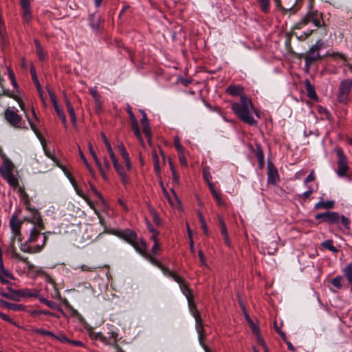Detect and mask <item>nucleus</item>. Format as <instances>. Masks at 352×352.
<instances>
[{"instance_id": "bb28decb", "label": "nucleus", "mask_w": 352, "mask_h": 352, "mask_svg": "<svg viewBox=\"0 0 352 352\" xmlns=\"http://www.w3.org/2000/svg\"><path fill=\"white\" fill-rule=\"evenodd\" d=\"M333 241L332 240H327L322 242V245L324 248L327 249L333 252H338V250L333 246Z\"/></svg>"}, {"instance_id": "f03ea898", "label": "nucleus", "mask_w": 352, "mask_h": 352, "mask_svg": "<svg viewBox=\"0 0 352 352\" xmlns=\"http://www.w3.org/2000/svg\"><path fill=\"white\" fill-rule=\"evenodd\" d=\"M232 110L244 122L250 125H256L257 121L253 118L252 112L257 113L251 100L246 96H241L240 102L232 104Z\"/></svg>"}, {"instance_id": "13d9d810", "label": "nucleus", "mask_w": 352, "mask_h": 352, "mask_svg": "<svg viewBox=\"0 0 352 352\" xmlns=\"http://www.w3.org/2000/svg\"><path fill=\"white\" fill-rule=\"evenodd\" d=\"M141 113L142 114V118L141 120L142 126H143L149 124L146 113L144 111H141Z\"/></svg>"}, {"instance_id": "a18cd8bd", "label": "nucleus", "mask_w": 352, "mask_h": 352, "mask_svg": "<svg viewBox=\"0 0 352 352\" xmlns=\"http://www.w3.org/2000/svg\"><path fill=\"white\" fill-rule=\"evenodd\" d=\"M102 266H88L87 265H80V268L82 272H91L92 270L97 268H102Z\"/></svg>"}, {"instance_id": "72a5a7b5", "label": "nucleus", "mask_w": 352, "mask_h": 352, "mask_svg": "<svg viewBox=\"0 0 352 352\" xmlns=\"http://www.w3.org/2000/svg\"><path fill=\"white\" fill-rule=\"evenodd\" d=\"M40 301L46 305L47 307H49L50 308L52 309H58V305L56 303L52 302V301H50V300H48L47 298H43V297H41L39 298Z\"/></svg>"}, {"instance_id": "20e7f679", "label": "nucleus", "mask_w": 352, "mask_h": 352, "mask_svg": "<svg viewBox=\"0 0 352 352\" xmlns=\"http://www.w3.org/2000/svg\"><path fill=\"white\" fill-rule=\"evenodd\" d=\"M309 3V10L307 14L302 19V20L296 25L295 28L301 29L303 26L307 25L309 23H312L316 28L320 27L324 25L322 19V14L318 10H313L312 4L314 0H308Z\"/></svg>"}, {"instance_id": "9d476101", "label": "nucleus", "mask_w": 352, "mask_h": 352, "mask_svg": "<svg viewBox=\"0 0 352 352\" xmlns=\"http://www.w3.org/2000/svg\"><path fill=\"white\" fill-rule=\"evenodd\" d=\"M5 120L13 127L18 129H27L23 126V120L21 116L17 114L14 110L7 109L4 111Z\"/></svg>"}, {"instance_id": "e433bc0d", "label": "nucleus", "mask_w": 352, "mask_h": 352, "mask_svg": "<svg viewBox=\"0 0 352 352\" xmlns=\"http://www.w3.org/2000/svg\"><path fill=\"white\" fill-rule=\"evenodd\" d=\"M102 139H103V142L107 147V151L109 154V156L110 157H113V155H115L113 151V148L110 144V142L109 141L107 140V137L105 136L104 134H102Z\"/></svg>"}, {"instance_id": "774afa93", "label": "nucleus", "mask_w": 352, "mask_h": 352, "mask_svg": "<svg viewBox=\"0 0 352 352\" xmlns=\"http://www.w3.org/2000/svg\"><path fill=\"white\" fill-rule=\"evenodd\" d=\"M179 160L182 165L187 166V161L184 155V153H179Z\"/></svg>"}, {"instance_id": "393cba45", "label": "nucleus", "mask_w": 352, "mask_h": 352, "mask_svg": "<svg viewBox=\"0 0 352 352\" xmlns=\"http://www.w3.org/2000/svg\"><path fill=\"white\" fill-rule=\"evenodd\" d=\"M0 281L3 283H8L9 281L6 278L14 279L12 274L6 270H0Z\"/></svg>"}, {"instance_id": "a878e982", "label": "nucleus", "mask_w": 352, "mask_h": 352, "mask_svg": "<svg viewBox=\"0 0 352 352\" xmlns=\"http://www.w3.org/2000/svg\"><path fill=\"white\" fill-rule=\"evenodd\" d=\"M53 106L55 109L57 115L61 119L63 123L65 124V126L67 127V120L63 111L61 109H60V107L58 105V102L53 104Z\"/></svg>"}, {"instance_id": "2f4dec72", "label": "nucleus", "mask_w": 352, "mask_h": 352, "mask_svg": "<svg viewBox=\"0 0 352 352\" xmlns=\"http://www.w3.org/2000/svg\"><path fill=\"white\" fill-rule=\"evenodd\" d=\"M259 3L261 10L267 13L270 10V0H257Z\"/></svg>"}, {"instance_id": "f8f14e48", "label": "nucleus", "mask_w": 352, "mask_h": 352, "mask_svg": "<svg viewBox=\"0 0 352 352\" xmlns=\"http://www.w3.org/2000/svg\"><path fill=\"white\" fill-rule=\"evenodd\" d=\"M113 233L120 238L123 239L130 244H131V243H134V241L136 240V234L129 229L124 230H116L113 232Z\"/></svg>"}, {"instance_id": "58836bf2", "label": "nucleus", "mask_w": 352, "mask_h": 352, "mask_svg": "<svg viewBox=\"0 0 352 352\" xmlns=\"http://www.w3.org/2000/svg\"><path fill=\"white\" fill-rule=\"evenodd\" d=\"M9 309L14 311H25V307L22 304H16L10 302Z\"/></svg>"}, {"instance_id": "473e14b6", "label": "nucleus", "mask_w": 352, "mask_h": 352, "mask_svg": "<svg viewBox=\"0 0 352 352\" xmlns=\"http://www.w3.org/2000/svg\"><path fill=\"white\" fill-rule=\"evenodd\" d=\"M197 214H198L199 219V221H200L201 224V228H202L204 234H206V235H208L209 231H208L206 223V221H205V220L204 219V216H203L202 213L200 211H198Z\"/></svg>"}, {"instance_id": "412c9836", "label": "nucleus", "mask_w": 352, "mask_h": 352, "mask_svg": "<svg viewBox=\"0 0 352 352\" xmlns=\"http://www.w3.org/2000/svg\"><path fill=\"white\" fill-rule=\"evenodd\" d=\"M326 222L328 223H338L340 219L339 214L336 212H329Z\"/></svg>"}, {"instance_id": "79ce46f5", "label": "nucleus", "mask_w": 352, "mask_h": 352, "mask_svg": "<svg viewBox=\"0 0 352 352\" xmlns=\"http://www.w3.org/2000/svg\"><path fill=\"white\" fill-rule=\"evenodd\" d=\"M143 133L145 134L149 142H151V131L149 124L142 126Z\"/></svg>"}, {"instance_id": "5fc2aeb1", "label": "nucleus", "mask_w": 352, "mask_h": 352, "mask_svg": "<svg viewBox=\"0 0 352 352\" xmlns=\"http://www.w3.org/2000/svg\"><path fill=\"white\" fill-rule=\"evenodd\" d=\"M89 93L93 97L94 100H96L98 98H100V94L98 93L97 89L96 87H91L89 88Z\"/></svg>"}, {"instance_id": "4c0bfd02", "label": "nucleus", "mask_w": 352, "mask_h": 352, "mask_svg": "<svg viewBox=\"0 0 352 352\" xmlns=\"http://www.w3.org/2000/svg\"><path fill=\"white\" fill-rule=\"evenodd\" d=\"M345 276L349 283H352V263L349 264L344 269Z\"/></svg>"}, {"instance_id": "680f3d73", "label": "nucleus", "mask_w": 352, "mask_h": 352, "mask_svg": "<svg viewBox=\"0 0 352 352\" xmlns=\"http://www.w3.org/2000/svg\"><path fill=\"white\" fill-rule=\"evenodd\" d=\"M250 327L253 333L258 335L259 333V329L253 322H250Z\"/></svg>"}, {"instance_id": "7ed1b4c3", "label": "nucleus", "mask_w": 352, "mask_h": 352, "mask_svg": "<svg viewBox=\"0 0 352 352\" xmlns=\"http://www.w3.org/2000/svg\"><path fill=\"white\" fill-rule=\"evenodd\" d=\"M14 168V164L8 158H5L0 166V175L15 190L19 186V178L13 173Z\"/></svg>"}, {"instance_id": "4468645a", "label": "nucleus", "mask_w": 352, "mask_h": 352, "mask_svg": "<svg viewBox=\"0 0 352 352\" xmlns=\"http://www.w3.org/2000/svg\"><path fill=\"white\" fill-rule=\"evenodd\" d=\"M279 181V175L277 169L272 164L267 166V182L269 184H276Z\"/></svg>"}, {"instance_id": "bf43d9fd", "label": "nucleus", "mask_w": 352, "mask_h": 352, "mask_svg": "<svg viewBox=\"0 0 352 352\" xmlns=\"http://www.w3.org/2000/svg\"><path fill=\"white\" fill-rule=\"evenodd\" d=\"M47 91L51 99L52 104L57 103L56 97L55 94L51 90L49 87H47Z\"/></svg>"}, {"instance_id": "39448f33", "label": "nucleus", "mask_w": 352, "mask_h": 352, "mask_svg": "<svg viewBox=\"0 0 352 352\" xmlns=\"http://www.w3.org/2000/svg\"><path fill=\"white\" fill-rule=\"evenodd\" d=\"M324 47V43L318 40L311 48L303 55L305 60V68L309 69L311 66L316 61L322 59L319 51Z\"/></svg>"}, {"instance_id": "cd10ccee", "label": "nucleus", "mask_w": 352, "mask_h": 352, "mask_svg": "<svg viewBox=\"0 0 352 352\" xmlns=\"http://www.w3.org/2000/svg\"><path fill=\"white\" fill-rule=\"evenodd\" d=\"M164 273V275L172 278L173 280H175V276H177L178 275L176 274L174 272L169 270L167 267L164 266L162 263L158 267Z\"/></svg>"}, {"instance_id": "052dcab7", "label": "nucleus", "mask_w": 352, "mask_h": 352, "mask_svg": "<svg viewBox=\"0 0 352 352\" xmlns=\"http://www.w3.org/2000/svg\"><path fill=\"white\" fill-rule=\"evenodd\" d=\"M340 219H341V220H342V224L344 226V227H345L346 228H348V229H349V226H350V223H351V222H350V220H349L347 217H346L345 216H344V215H342V216L340 217Z\"/></svg>"}, {"instance_id": "2eb2a0df", "label": "nucleus", "mask_w": 352, "mask_h": 352, "mask_svg": "<svg viewBox=\"0 0 352 352\" xmlns=\"http://www.w3.org/2000/svg\"><path fill=\"white\" fill-rule=\"evenodd\" d=\"M7 289L8 292L0 291V295L1 296L13 301H20L19 290L13 289L10 287H8Z\"/></svg>"}, {"instance_id": "0e129e2a", "label": "nucleus", "mask_w": 352, "mask_h": 352, "mask_svg": "<svg viewBox=\"0 0 352 352\" xmlns=\"http://www.w3.org/2000/svg\"><path fill=\"white\" fill-rule=\"evenodd\" d=\"M329 212H324V213H319V214H317L316 216H315V219H317V220H319V219H322L324 221L326 222V219H327V216H328V214Z\"/></svg>"}, {"instance_id": "7c9ffc66", "label": "nucleus", "mask_w": 352, "mask_h": 352, "mask_svg": "<svg viewBox=\"0 0 352 352\" xmlns=\"http://www.w3.org/2000/svg\"><path fill=\"white\" fill-rule=\"evenodd\" d=\"M21 199L24 201V204L26 205V209L29 210L32 214V210H36L35 208H30V200L27 192H24L23 194L20 195Z\"/></svg>"}, {"instance_id": "1a4fd4ad", "label": "nucleus", "mask_w": 352, "mask_h": 352, "mask_svg": "<svg viewBox=\"0 0 352 352\" xmlns=\"http://www.w3.org/2000/svg\"><path fill=\"white\" fill-rule=\"evenodd\" d=\"M335 152L338 157V170L336 173L340 177L346 176V172L349 169L347 158L342 148L336 147Z\"/></svg>"}, {"instance_id": "6ab92c4d", "label": "nucleus", "mask_w": 352, "mask_h": 352, "mask_svg": "<svg viewBox=\"0 0 352 352\" xmlns=\"http://www.w3.org/2000/svg\"><path fill=\"white\" fill-rule=\"evenodd\" d=\"M307 96L312 100H317L318 97L314 87L311 84L309 80L305 82Z\"/></svg>"}, {"instance_id": "3c124183", "label": "nucleus", "mask_w": 352, "mask_h": 352, "mask_svg": "<svg viewBox=\"0 0 352 352\" xmlns=\"http://www.w3.org/2000/svg\"><path fill=\"white\" fill-rule=\"evenodd\" d=\"M175 148H176L178 153L184 152V148L182 146V145L180 144L179 140L177 137L175 138Z\"/></svg>"}, {"instance_id": "4d7b16f0", "label": "nucleus", "mask_w": 352, "mask_h": 352, "mask_svg": "<svg viewBox=\"0 0 352 352\" xmlns=\"http://www.w3.org/2000/svg\"><path fill=\"white\" fill-rule=\"evenodd\" d=\"M213 197L215 199L217 203L219 206H223L225 204L224 201L222 200L221 197V195L219 192H217L212 195Z\"/></svg>"}, {"instance_id": "c85d7f7f", "label": "nucleus", "mask_w": 352, "mask_h": 352, "mask_svg": "<svg viewBox=\"0 0 352 352\" xmlns=\"http://www.w3.org/2000/svg\"><path fill=\"white\" fill-rule=\"evenodd\" d=\"M78 151H79V155L81 158V160L83 161L85 165L86 166L87 168L89 171V173L93 175H94V170L90 166V164L88 163L85 155L83 154L82 151H81L80 148L78 147Z\"/></svg>"}, {"instance_id": "5701e85b", "label": "nucleus", "mask_w": 352, "mask_h": 352, "mask_svg": "<svg viewBox=\"0 0 352 352\" xmlns=\"http://www.w3.org/2000/svg\"><path fill=\"white\" fill-rule=\"evenodd\" d=\"M334 206V202L333 201H319L315 205V209H331Z\"/></svg>"}, {"instance_id": "aec40b11", "label": "nucleus", "mask_w": 352, "mask_h": 352, "mask_svg": "<svg viewBox=\"0 0 352 352\" xmlns=\"http://www.w3.org/2000/svg\"><path fill=\"white\" fill-rule=\"evenodd\" d=\"M131 245L138 252L141 253L143 256L146 254V243L142 240L138 241L137 236L136 240L134 241V243H131Z\"/></svg>"}, {"instance_id": "0eeeda50", "label": "nucleus", "mask_w": 352, "mask_h": 352, "mask_svg": "<svg viewBox=\"0 0 352 352\" xmlns=\"http://www.w3.org/2000/svg\"><path fill=\"white\" fill-rule=\"evenodd\" d=\"M23 224V221H21L17 215H12V218L10 221V227L12 230V236L10 239V245H15V240L17 239L18 242L21 244L23 243L22 234L21 232V226Z\"/></svg>"}, {"instance_id": "09e8293b", "label": "nucleus", "mask_w": 352, "mask_h": 352, "mask_svg": "<svg viewBox=\"0 0 352 352\" xmlns=\"http://www.w3.org/2000/svg\"><path fill=\"white\" fill-rule=\"evenodd\" d=\"M90 187H91V191L94 193V195L98 198H99L102 203H104V199L102 194L96 189V188L94 185L90 184Z\"/></svg>"}, {"instance_id": "423d86ee", "label": "nucleus", "mask_w": 352, "mask_h": 352, "mask_svg": "<svg viewBox=\"0 0 352 352\" xmlns=\"http://www.w3.org/2000/svg\"><path fill=\"white\" fill-rule=\"evenodd\" d=\"M187 300H188V302L190 311L195 319L196 329L198 333L199 343L201 345L204 344V340L206 337V333H205V331L204 329V326L202 324V320H201L199 312L197 309L195 303L192 300V296L188 297L187 298Z\"/></svg>"}, {"instance_id": "49530a36", "label": "nucleus", "mask_w": 352, "mask_h": 352, "mask_svg": "<svg viewBox=\"0 0 352 352\" xmlns=\"http://www.w3.org/2000/svg\"><path fill=\"white\" fill-rule=\"evenodd\" d=\"M341 280V276H336L331 280V284L336 288L340 289L342 287Z\"/></svg>"}, {"instance_id": "dca6fc26", "label": "nucleus", "mask_w": 352, "mask_h": 352, "mask_svg": "<svg viewBox=\"0 0 352 352\" xmlns=\"http://www.w3.org/2000/svg\"><path fill=\"white\" fill-rule=\"evenodd\" d=\"M174 280L179 283L180 289H181L182 293L186 296V297L187 298L188 297H191L192 296L191 291L189 289L187 283H186V281L184 280L183 278H182L179 276H175V280Z\"/></svg>"}, {"instance_id": "69168bd1", "label": "nucleus", "mask_w": 352, "mask_h": 352, "mask_svg": "<svg viewBox=\"0 0 352 352\" xmlns=\"http://www.w3.org/2000/svg\"><path fill=\"white\" fill-rule=\"evenodd\" d=\"M0 318L4 321L8 322L12 324H14L13 320L6 314L0 312Z\"/></svg>"}, {"instance_id": "c756f323", "label": "nucleus", "mask_w": 352, "mask_h": 352, "mask_svg": "<svg viewBox=\"0 0 352 352\" xmlns=\"http://www.w3.org/2000/svg\"><path fill=\"white\" fill-rule=\"evenodd\" d=\"M26 118H27V120H28V122L30 125L32 130L34 132V133L36 134L37 138L41 140L42 136H41L40 132L38 131V130L37 129L36 124L32 122V120L30 119V118L29 117V116L28 114H26Z\"/></svg>"}, {"instance_id": "f704fd0d", "label": "nucleus", "mask_w": 352, "mask_h": 352, "mask_svg": "<svg viewBox=\"0 0 352 352\" xmlns=\"http://www.w3.org/2000/svg\"><path fill=\"white\" fill-rule=\"evenodd\" d=\"M110 158L112 160L113 167L115 168L117 173L124 170V167L118 163V160L116 155H113V157H110Z\"/></svg>"}, {"instance_id": "6e6d98bb", "label": "nucleus", "mask_w": 352, "mask_h": 352, "mask_svg": "<svg viewBox=\"0 0 352 352\" xmlns=\"http://www.w3.org/2000/svg\"><path fill=\"white\" fill-rule=\"evenodd\" d=\"M329 56L333 57V58H340V59H342L344 61H346V56L344 54H342V53H339V52H334L331 54H330Z\"/></svg>"}, {"instance_id": "a19ab883", "label": "nucleus", "mask_w": 352, "mask_h": 352, "mask_svg": "<svg viewBox=\"0 0 352 352\" xmlns=\"http://www.w3.org/2000/svg\"><path fill=\"white\" fill-rule=\"evenodd\" d=\"M203 175L204 179L207 182L208 184L209 182H211L210 180L212 179V175L210 173V168L208 166H206L203 169Z\"/></svg>"}, {"instance_id": "ea45409f", "label": "nucleus", "mask_w": 352, "mask_h": 352, "mask_svg": "<svg viewBox=\"0 0 352 352\" xmlns=\"http://www.w3.org/2000/svg\"><path fill=\"white\" fill-rule=\"evenodd\" d=\"M151 239L154 241V245L152 248V252L155 254L157 251L160 250V245L155 234H153L151 236Z\"/></svg>"}, {"instance_id": "ddd939ff", "label": "nucleus", "mask_w": 352, "mask_h": 352, "mask_svg": "<svg viewBox=\"0 0 352 352\" xmlns=\"http://www.w3.org/2000/svg\"><path fill=\"white\" fill-rule=\"evenodd\" d=\"M22 8V16L26 23L30 22L32 20V12L30 9V0H20Z\"/></svg>"}, {"instance_id": "e2e57ef3", "label": "nucleus", "mask_w": 352, "mask_h": 352, "mask_svg": "<svg viewBox=\"0 0 352 352\" xmlns=\"http://www.w3.org/2000/svg\"><path fill=\"white\" fill-rule=\"evenodd\" d=\"M152 215H153V221L157 225H160L161 224V219L159 217V215L157 214V212H155V211H153L152 212Z\"/></svg>"}, {"instance_id": "6e6552de", "label": "nucleus", "mask_w": 352, "mask_h": 352, "mask_svg": "<svg viewBox=\"0 0 352 352\" xmlns=\"http://www.w3.org/2000/svg\"><path fill=\"white\" fill-rule=\"evenodd\" d=\"M352 89V78L342 80L338 87L337 100L341 104H346L349 101V95Z\"/></svg>"}, {"instance_id": "338daca9", "label": "nucleus", "mask_w": 352, "mask_h": 352, "mask_svg": "<svg viewBox=\"0 0 352 352\" xmlns=\"http://www.w3.org/2000/svg\"><path fill=\"white\" fill-rule=\"evenodd\" d=\"M67 111H68V113H69V115L72 122L73 123H75L76 120V114H75L74 108L69 109Z\"/></svg>"}, {"instance_id": "9b49d317", "label": "nucleus", "mask_w": 352, "mask_h": 352, "mask_svg": "<svg viewBox=\"0 0 352 352\" xmlns=\"http://www.w3.org/2000/svg\"><path fill=\"white\" fill-rule=\"evenodd\" d=\"M127 112L129 115V118L131 120L132 130L133 131L134 134L136 136V138L138 139V140L141 142V144L142 145H144V140L142 137L141 132H140V130L139 128L138 122L137 119L135 118V115L133 113L131 107H129L127 108Z\"/></svg>"}, {"instance_id": "c9c22d12", "label": "nucleus", "mask_w": 352, "mask_h": 352, "mask_svg": "<svg viewBox=\"0 0 352 352\" xmlns=\"http://www.w3.org/2000/svg\"><path fill=\"white\" fill-rule=\"evenodd\" d=\"M33 332L36 333H38V334H40V335H43V336H50V337H55V334L52 332V331H47V330H45V329H34L32 330Z\"/></svg>"}, {"instance_id": "37998d69", "label": "nucleus", "mask_w": 352, "mask_h": 352, "mask_svg": "<svg viewBox=\"0 0 352 352\" xmlns=\"http://www.w3.org/2000/svg\"><path fill=\"white\" fill-rule=\"evenodd\" d=\"M256 157L259 162L261 166L262 167L264 164V154L261 148H258L256 153Z\"/></svg>"}, {"instance_id": "de8ad7c7", "label": "nucleus", "mask_w": 352, "mask_h": 352, "mask_svg": "<svg viewBox=\"0 0 352 352\" xmlns=\"http://www.w3.org/2000/svg\"><path fill=\"white\" fill-rule=\"evenodd\" d=\"M118 174L119 175L120 177V179L122 181V182L126 185L127 184H129V178L126 175V174L124 172V170L118 173Z\"/></svg>"}, {"instance_id": "603ef678", "label": "nucleus", "mask_w": 352, "mask_h": 352, "mask_svg": "<svg viewBox=\"0 0 352 352\" xmlns=\"http://www.w3.org/2000/svg\"><path fill=\"white\" fill-rule=\"evenodd\" d=\"M8 75H9V78L11 80V82L12 84V85L16 88L17 87V83H16V78H15V76H14V74L12 70H11L10 69H8Z\"/></svg>"}, {"instance_id": "b1692460", "label": "nucleus", "mask_w": 352, "mask_h": 352, "mask_svg": "<svg viewBox=\"0 0 352 352\" xmlns=\"http://www.w3.org/2000/svg\"><path fill=\"white\" fill-rule=\"evenodd\" d=\"M34 43L36 47V54L38 56V58L42 60L45 58V52L40 42L37 39H34Z\"/></svg>"}, {"instance_id": "a211bd4d", "label": "nucleus", "mask_w": 352, "mask_h": 352, "mask_svg": "<svg viewBox=\"0 0 352 352\" xmlns=\"http://www.w3.org/2000/svg\"><path fill=\"white\" fill-rule=\"evenodd\" d=\"M20 299L22 297H37L38 296V291L37 289H19Z\"/></svg>"}, {"instance_id": "864d4df0", "label": "nucleus", "mask_w": 352, "mask_h": 352, "mask_svg": "<svg viewBox=\"0 0 352 352\" xmlns=\"http://www.w3.org/2000/svg\"><path fill=\"white\" fill-rule=\"evenodd\" d=\"M53 338L56 339V340H58V341H60V342H68L69 343V339H68L64 334H59L58 336H56L55 335V337H52Z\"/></svg>"}, {"instance_id": "c03bdc74", "label": "nucleus", "mask_w": 352, "mask_h": 352, "mask_svg": "<svg viewBox=\"0 0 352 352\" xmlns=\"http://www.w3.org/2000/svg\"><path fill=\"white\" fill-rule=\"evenodd\" d=\"M144 256L148 259L152 264H153L154 265L157 266V267H159L160 265L161 264V263L157 261L156 258H155L154 257L151 256L150 254L146 253Z\"/></svg>"}, {"instance_id": "f3484780", "label": "nucleus", "mask_w": 352, "mask_h": 352, "mask_svg": "<svg viewBox=\"0 0 352 352\" xmlns=\"http://www.w3.org/2000/svg\"><path fill=\"white\" fill-rule=\"evenodd\" d=\"M226 93L232 96H245L243 94V88L240 85H231L226 89Z\"/></svg>"}, {"instance_id": "f257e3e1", "label": "nucleus", "mask_w": 352, "mask_h": 352, "mask_svg": "<svg viewBox=\"0 0 352 352\" xmlns=\"http://www.w3.org/2000/svg\"><path fill=\"white\" fill-rule=\"evenodd\" d=\"M32 224L30 232L27 233V238L19 245L20 250L25 253H38L43 249V243L39 239L41 236V232L45 230V225L43 219L37 210H32V217H25L22 221Z\"/></svg>"}, {"instance_id": "4be33fe9", "label": "nucleus", "mask_w": 352, "mask_h": 352, "mask_svg": "<svg viewBox=\"0 0 352 352\" xmlns=\"http://www.w3.org/2000/svg\"><path fill=\"white\" fill-rule=\"evenodd\" d=\"M10 251L11 252L12 256L14 258L19 259L22 262L25 263H28V257H23L21 256L17 252H16V248L15 245H10Z\"/></svg>"}, {"instance_id": "8fccbe9b", "label": "nucleus", "mask_w": 352, "mask_h": 352, "mask_svg": "<svg viewBox=\"0 0 352 352\" xmlns=\"http://www.w3.org/2000/svg\"><path fill=\"white\" fill-rule=\"evenodd\" d=\"M118 150L120 152V154L123 158L129 157V153H127L124 144L122 143H120L118 146Z\"/></svg>"}]
</instances>
